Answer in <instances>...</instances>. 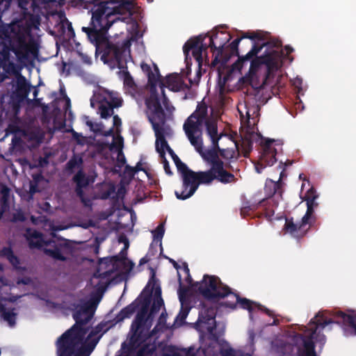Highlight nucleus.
<instances>
[{"mask_svg": "<svg viewBox=\"0 0 356 356\" xmlns=\"http://www.w3.org/2000/svg\"><path fill=\"white\" fill-rule=\"evenodd\" d=\"M209 38V47L215 54L211 62L212 65L216 66L219 63L225 65L229 60L230 56L225 54V45L231 40L232 36L223 31L215 33L211 35H207Z\"/></svg>", "mask_w": 356, "mask_h": 356, "instance_id": "nucleus-12", "label": "nucleus"}, {"mask_svg": "<svg viewBox=\"0 0 356 356\" xmlns=\"http://www.w3.org/2000/svg\"><path fill=\"white\" fill-rule=\"evenodd\" d=\"M184 356H206V350L199 348L195 350L194 348H189L188 350H184Z\"/></svg>", "mask_w": 356, "mask_h": 356, "instance_id": "nucleus-44", "label": "nucleus"}, {"mask_svg": "<svg viewBox=\"0 0 356 356\" xmlns=\"http://www.w3.org/2000/svg\"><path fill=\"white\" fill-rule=\"evenodd\" d=\"M14 254L13 250L10 247H4L0 250V257H4L7 259Z\"/></svg>", "mask_w": 356, "mask_h": 356, "instance_id": "nucleus-51", "label": "nucleus"}, {"mask_svg": "<svg viewBox=\"0 0 356 356\" xmlns=\"http://www.w3.org/2000/svg\"><path fill=\"white\" fill-rule=\"evenodd\" d=\"M146 115L153 130L163 128L166 122V115L161 106L159 95H149L145 99Z\"/></svg>", "mask_w": 356, "mask_h": 356, "instance_id": "nucleus-14", "label": "nucleus"}, {"mask_svg": "<svg viewBox=\"0 0 356 356\" xmlns=\"http://www.w3.org/2000/svg\"><path fill=\"white\" fill-rule=\"evenodd\" d=\"M310 227L307 223H302V219L299 222H295L293 218H286L284 225V229L296 238L303 237Z\"/></svg>", "mask_w": 356, "mask_h": 356, "instance_id": "nucleus-18", "label": "nucleus"}, {"mask_svg": "<svg viewBox=\"0 0 356 356\" xmlns=\"http://www.w3.org/2000/svg\"><path fill=\"white\" fill-rule=\"evenodd\" d=\"M40 25L38 17L31 15L29 19L0 26V67L7 74H13L15 65L11 60L13 52L20 62L26 61L30 56L38 54V44L32 35V29Z\"/></svg>", "mask_w": 356, "mask_h": 356, "instance_id": "nucleus-1", "label": "nucleus"}, {"mask_svg": "<svg viewBox=\"0 0 356 356\" xmlns=\"http://www.w3.org/2000/svg\"><path fill=\"white\" fill-rule=\"evenodd\" d=\"M32 177H33V183L35 184H38L40 181H41L42 179H43V175H42L41 172L40 173H35V174H33L32 175Z\"/></svg>", "mask_w": 356, "mask_h": 356, "instance_id": "nucleus-62", "label": "nucleus"}, {"mask_svg": "<svg viewBox=\"0 0 356 356\" xmlns=\"http://www.w3.org/2000/svg\"><path fill=\"white\" fill-rule=\"evenodd\" d=\"M152 233L153 235V241L150 245L149 250H152V249L153 248L154 243H156V245H157V243H159V246L161 248V250H162L163 248L161 241L165 233L164 224H159L155 229L152 231Z\"/></svg>", "mask_w": 356, "mask_h": 356, "instance_id": "nucleus-32", "label": "nucleus"}, {"mask_svg": "<svg viewBox=\"0 0 356 356\" xmlns=\"http://www.w3.org/2000/svg\"><path fill=\"white\" fill-rule=\"evenodd\" d=\"M209 47V44H203V40L201 36L188 40L183 47V51L186 60L189 57V52L192 51V54L198 65V71L197 72V83L202 76L201 69L203 61L202 52L206 51Z\"/></svg>", "mask_w": 356, "mask_h": 356, "instance_id": "nucleus-16", "label": "nucleus"}, {"mask_svg": "<svg viewBox=\"0 0 356 356\" xmlns=\"http://www.w3.org/2000/svg\"><path fill=\"white\" fill-rule=\"evenodd\" d=\"M342 324L346 330H349L351 334L356 335V315L347 314L341 311L319 312L314 318L311 319L309 324L314 325L311 328V333L305 337L300 335L303 342V348H298V356H317L315 351V343L314 338L318 327L325 328L327 325L332 324Z\"/></svg>", "mask_w": 356, "mask_h": 356, "instance_id": "nucleus-5", "label": "nucleus"}, {"mask_svg": "<svg viewBox=\"0 0 356 356\" xmlns=\"http://www.w3.org/2000/svg\"><path fill=\"white\" fill-rule=\"evenodd\" d=\"M274 140L267 139L264 142H261V154L260 160L265 163L266 165L271 166L277 161L276 154L277 150L273 147Z\"/></svg>", "mask_w": 356, "mask_h": 356, "instance_id": "nucleus-19", "label": "nucleus"}, {"mask_svg": "<svg viewBox=\"0 0 356 356\" xmlns=\"http://www.w3.org/2000/svg\"><path fill=\"white\" fill-rule=\"evenodd\" d=\"M44 253L56 260L61 261H65L67 260V257L62 254L60 248L57 247L54 249L47 248L44 250Z\"/></svg>", "mask_w": 356, "mask_h": 356, "instance_id": "nucleus-37", "label": "nucleus"}, {"mask_svg": "<svg viewBox=\"0 0 356 356\" xmlns=\"http://www.w3.org/2000/svg\"><path fill=\"white\" fill-rule=\"evenodd\" d=\"M167 87L170 90L177 92L181 90V81L177 74H172L165 77V81H161V89L164 90Z\"/></svg>", "mask_w": 356, "mask_h": 356, "instance_id": "nucleus-24", "label": "nucleus"}, {"mask_svg": "<svg viewBox=\"0 0 356 356\" xmlns=\"http://www.w3.org/2000/svg\"><path fill=\"white\" fill-rule=\"evenodd\" d=\"M11 190L6 185L2 184L1 186V195L0 198V220L3 218L5 212H6L10 208V197Z\"/></svg>", "mask_w": 356, "mask_h": 356, "instance_id": "nucleus-25", "label": "nucleus"}, {"mask_svg": "<svg viewBox=\"0 0 356 356\" xmlns=\"http://www.w3.org/2000/svg\"><path fill=\"white\" fill-rule=\"evenodd\" d=\"M71 6L73 7H81L84 6L83 0H71Z\"/></svg>", "mask_w": 356, "mask_h": 356, "instance_id": "nucleus-64", "label": "nucleus"}, {"mask_svg": "<svg viewBox=\"0 0 356 356\" xmlns=\"http://www.w3.org/2000/svg\"><path fill=\"white\" fill-rule=\"evenodd\" d=\"M69 131L72 134L73 140H74L78 145H85L86 142V137L83 136L81 134L75 131L73 129H72Z\"/></svg>", "mask_w": 356, "mask_h": 356, "instance_id": "nucleus-45", "label": "nucleus"}, {"mask_svg": "<svg viewBox=\"0 0 356 356\" xmlns=\"http://www.w3.org/2000/svg\"><path fill=\"white\" fill-rule=\"evenodd\" d=\"M151 323H149V325H147L145 328H144V331H145V337H144V340L143 341V344L147 340L149 339V338H151L152 337H154V335H156V334L157 333V328L156 327H154L153 328L152 330H151L149 332V329L151 327Z\"/></svg>", "mask_w": 356, "mask_h": 356, "instance_id": "nucleus-48", "label": "nucleus"}, {"mask_svg": "<svg viewBox=\"0 0 356 356\" xmlns=\"http://www.w3.org/2000/svg\"><path fill=\"white\" fill-rule=\"evenodd\" d=\"M83 188L84 187L81 186H76L75 188V193L80 199H83V197H85L84 192L83 191Z\"/></svg>", "mask_w": 356, "mask_h": 356, "instance_id": "nucleus-63", "label": "nucleus"}, {"mask_svg": "<svg viewBox=\"0 0 356 356\" xmlns=\"http://www.w3.org/2000/svg\"><path fill=\"white\" fill-rule=\"evenodd\" d=\"M42 234L36 230L31 231L27 229L26 231V239L29 242V246L31 249L40 248L42 247Z\"/></svg>", "mask_w": 356, "mask_h": 356, "instance_id": "nucleus-29", "label": "nucleus"}, {"mask_svg": "<svg viewBox=\"0 0 356 356\" xmlns=\"http://www.w3.org/2000/svg\"><path fill=\"white\" fill-rule=\"evenodd\" d=\"M99 106V113L102 118L107 119L114 113L113 108H118L122 105V99L119 97L117 92L109 90L102 88L98 93Z\"/></svg>", "mask_w": 356, "mask_h": 356, "instance_id": "nucleus-13", "label": "nucleus"}, {"mask_svg": "<svg viewBox=\"0 0 356 356\" xmlns=\"http://www.w3.org/2000/svg\"><path fill=\"white\" fill-rule=\"evenodd\" d=\"M140 306V300L138 302V300H134L131 304L124 307L120 310V312L117 314L115 318V323H117L118 322L122 321L125 318H130L135 312L138 309Z\"/></svg>", "mask_w": 356, "mask_h": 356, "instance_id": "nucleus-23", "label": "nucleus"}, {"mask_svg": "<svg viewBox=\"0 0 356 356\" xmlns=\"http://www.w3.org/2000/svg\"><path fill=\"white\" fill-rule=\"evenodd\" d=\"M302 223H307L309 227H312L316 222V217L314 216V208L311 206L307 207L305 214L302 218Z\"/></svg>", "mask_w": 356, "mask_h": 356, "instance_id": "nucleus-36", "label": "nucleus"}, {"mask_svg": "<svg viewBox=\"0 0 356 356\" xmlns=\"http://www.w3.org/2000/svg\"><path fill=\"white\" fill-rule=\"evenodd\" d=\"M38 191H38V184H35V183H33V182H31L30 183V186H29V193H30V195L32 196L35 193H37Z\"/></svg>", "mask_w": 356, "mask_h": 356, "instance_id": "nucleus-58", "label": "nucleus"}, {"mask_svg": "<svg viewBox=\"0 0 356 356\" xmlns=\"http://www.w3.org/2000/svg\"><path fill=\"white\" fill-rule=\"evenodd\" d=\"M239 38H241V40L243 39V38H248V39H250L252 40H254L257 39V42H259V43H262L263 42H265L264 41V38L262 34L261 33H259V32H252V33L247 32V33H243L242 36L239 37ZM254 42H253L252 44Z\"/></svg>", "mask_w": 356, "mask_h": 356, "instance_id": "nucleus-40", "label": "nucleus"}, {"mask_svg": "<svg viewBox=\"0 0 356 356\" xmlns=\"http://www.w3.org/2000/svg\"><path fill=\"white\" fill-rule=\"evenodd\" d=\"M163 352L164 356H180L172 346L166 347Z\"/></svg>", "mask_w": 356, "mask_h": 356, "instance_id": "nucleus-50", "label": "nucleus"}, {"mask_svg": "<svg viewBox=\"0 0 356 356\" xmlns=\"http://www.w3.org/2000/svg\"><path fill=\"white\" fill-rule=\"evenodd\" d=\"M265 201V198L261 200L258 203H250V202H245L241 209V215L243 217L250 215V212L256 211L259 206Z\"/></svg>", "mask_w": 356, "mask_h": 356, "instance_id": "nucleus-34", "label": "nucleus"}, {"mask_svg": "<svg viewBox=\"0 0 356 356\" xmlns=\"http://www.w3.org/2000/svg\"><path fill=\"white\" fill-rule=\"evenodd\" d=\"M175 165L183 179L182 189L181 191H176L175 195L177 199L184 200L191 197L200 184L205 185V181L204 178L201 177V171H193L181 160Z\"/></svg>", "mask_w": 356, "mask_h": 356, "instance_id": "nucleus-11", "label": "nucleus"}, {"mask_svg": "<svg viewBox=\"0 0 356 356\" xmlns=\"http://www.w3.org/2000/svg\"><path fill=\"white\" fill-rule=\"evenodd\" d=\"M84 6L87 4H92L91 9L92 22L93 15L95 11L100 10L104 11L101 19L102 23L106 22V19H113L117 15H131L134 8V3L129 0H83Z\"/></svg>", "mask_w": 356, "mask_h": 356, "instance_id": "nucleus-8", "label": "nucleus"}, {"mask_svg": "<svg viewBox=\"0 0 356 356\" xmlns=\"http://www.w3.org/2000/svg\"><path fill=\"white\" fill-rule=\"evenodd\" d=\"M218 154L222 158L229 161H232L233 159L236 160L238 158V156L236 155V152L234 149H221L220 147Z\"/></svg>", "mask_w": 356, "mask_h": 356, "instance_id": "nucleus-38", "label": "nucleus"}, {"mask_svg": "<svg viewBox=\"0 0 356 356\" xmlns=\"http://www.w3.org/2000/svg\"><path fill=\"white\" fill-rule=\"evenodd\" d=\"M164 305L163 300L161 298V291L158 287L155 291V298L153 304L149 309V315H154L159 312L161 307Z\"/></svg>", "mask_w": 356, "mask_h": 356, "instance_id": "nucleus-33", "label": "nucleus"}, {"mask_svg": "<svg viewBox=\"0 0 356 356\" xmlns=\"http://www.w3.org/2000/svg\"><path fill=\"white\" fill-rule=\"evenodd\" d=\"M21 129L17 124L15 122L10 123L6 129V136L9 134H17L21 132Z\"/></svg>", "mask_w": 356, "mask_h": 356, "instance_id": "nucleus-46", "label": "nucleus"}, {"mask_svg": "<svg viewBox=\"0 0 356 356\" xmlns=\"http://www.w3.org/2000/svg\"><path fill=\"white\" fill-rule=\"evenodd\" d=\"M134 167L129 165L125 167V172L131 177H133L137 172Z\"/></svg>", "mask_w": 356, "mask_h": 356, "instance_id": "nucleus-59", "label": "nucleus"}, {"mask_svg": "<svg viewBox=\"0 0 356 356\" xmlns=\"http://www.w3.org/2000/svg\"><path fill=\"white\" fill-rule=\"evenodd\" d=\"M200 113L202 116L195 122L192 121L193 118H195V115L189 116L184 123L183 129L191 144L201 155L203 160L211 166L208 170L201 171V177L204 178L205 185L211 184L214 180L224 184L236 182V179L234 175L225 168L224 162L219 158L220 147L218 144V147L215 144H212L211 149L203 150V142L199 127L202 122L203 117L206 115L205 109L200 110Z\"/></svg>", "mask_w": 356, "mask_h": 356, "instance_id": "nucleus-2", "label": "nucleus"}, {"mask_svg": "<svg viewBox=\"0 0 356 356\" xmlns=\"http://www.w3.org/2000/svg\"><path fill=\"white\" fill-rule=\"evenodd\" d=\"M31 138L36 140L38 143H41L44 138V134L40 131L31 132Z\"/></svg>", "mask_w": 356, "mask_h": 356, "instance_id": "nucleus-54", "label": "nucleus"}, {"mask_svg": "<svg viewBox=\"0 0 356 356\" xmlns=\"http://www.w3.org/2000/svg\"><path fill=\"white\" fill-rule=\"evenodd\" d=\"M259 137V135L254 131L247 132V134L241 138V148L244 157H248L252 149L253 141L256 138Z\"/></svg>", "mask_w": 356, "mask_h": 356, "instance_id": "nucleus-26", "label": "nucleus"}, {"mask_svg": "<svg viewBox=\"0 0 356 356\" xmlns=\"http://www.w3.org/2000/svg\"><path fill=\"white\" fill-rule=\"evenodd\" d=\"M199 291L201 295L207 300L217 301L229 295L232 296L235 301H225L222 305L230 309H235L238 304L243 309L250 313L253 310V305L257 307V303L246 298H241L238 293H233L231 289L224 284L220 278L215 275H204V280L200 284Z\"/></svg>", "mask_w": 356, "mask_h": 356, "instance_id": "nucleus-6", "label": "nucleus"}, {"mask_svg": "<svg viewBox=\"0 0 356 356\" xmlns=\"http://www.w3.org/2000/svg\"><path fill=\"white\" fill-rule=\"evenodd\" d=\"M115 323L112 321H102L97 325L74 350H63L58 356H90L95 350L103 334Z\"/></svg>", "mask_w": 356, "mask_h": 356, "instance_id": "nucleus-10", "label": "nucleus"}, {"mask_svg": "<svg viewBox=\"0 0 356 356\" xmlns=\"http://www.w3.org/2000/svg\"><path fill=\"white\" fill-rule=\"evenodd\" d=\"M156 350L155 342L145 343L140 349L145 356H152Z\"/></svg>", "mask_w": 356, "mask_h": 356, "instance_id": "nucleus-41", "label": "nucleus"}, {"mask_svg": "<svg viewBox=\"0 0 356 356\" xmlns=\"http://www.w3.org/2000/svg\"><path fill=\"white\" fill-rule=\"evenodd\" d=\"M156 136V149L159 153L161 158H164L165 156V149L168 151V147H170L165 140L164 129H157L154 130Z\"/></svg>", "mask_w": 356, "mask_h": 356, "instance_id": "nucleus-22", "label": "nucleus"}, {"mask_svg": "<svg viewBox=\"0 0 356 356\" xmlns=\"http://www.w3.org/2000/svg\"><path fill=\"white\" fill-rule=\"evenodd\" d=\"M11 220L13 222H24L26 220V217L24 213L19 210L13 214Z\"/></svg>", "mask_w": 356, "mask_h": 356, "instance_id": "nucleus-49", "label": "nucleus"}, {"mask_svg": "<svg viewBox=\"0 0 356 356\" xmlns=\"http://www.w3.org/2000/svg\"><path fill=\"white\" fill-rule=\"evenodd\" d=\"M168 152L171 156L175 163H176L177 162H178L179 161L181 160L179 158V156L175 153V152L173 151V149L171 147H168Z\"/></svg>", "mask_w": 356, "mask_h": 356, "instance_id": "nucleus-60", "label": "nucleus"}, {"mask_svg": "<svg viewBox=\"0 0 356 356\" xmlns=\"http://www.w3.org/2000/svg\"><path fill=\"white\" fill-rule=\"evenodd\" d=\"M8 260L15 268H19V265L20 264V261L19 259L16 255H15V254L9 257Z\"/></svg>", "mask_w": 356, "mask_h": 356, "instance_id": "nucleus-55", "label": "nucleus"}, {"mask_svg": "<svg viewBox=\"0 0 356 356\" xmlns=\"http://www.w3.org/2000/svg\"><path fill=\"white\" fill-rule=\"evenodd\" d=\"M161 94L163 96L162 102H163V106H165L166 110H170V101H169L168 98L167 97V96L165 95L164 90H161Z\"/></svg>", "mask_w": 356, "mask_h": 356, "instance_id": "nucleus-57", "label": "nucleus"}, {"mask_svg": "<svg viewBox=\"0 0 356 356\" xmlns=\"http://www.w3.org/2000/svg\"><path fill=\"white\" fill-rule=\"evenodd\" d=\"M204 108L206 111V115L203 117L202 120V122H201V124L199 127L200 131L201 132V136L202 135V126L203 124H204L206 127L207 134L211 140V144H215L216 146L218 147V143L219 142V140L222 137V134H218V127L216 122L208 118V107L206 105V104H199L197 106L195 111L190 116L195 115V118H193L192 120L193 122H195L197 119L199 120V118L202 116L200 113V109H202L203 111L204 110Z\"/></svg>", "mask_w": 356, "mask_h": 356, "instance_id": "nucleus-15", "label": "nucleus"}, {"mask_svg": "<svg viewBox=\"0 0 356 356\" xmlns=\"http://www.w3.org/2000/svg\"><path fill=\"white\" fill-rule=\"evenodd\" d=\"M179 299L181 302V307L179 314H177V316L175 318V322L178 325H181L185 323V320L189 313L191 307L187 304H186V305L184 304L183 298H182L181 293H179Z\"/></svg>", "mask_w": 356, "mask_h": 356, "instance_id": "nucleus-31", "label": "nucleus"}, {"mask_svg": "<svg viewBox=\"0 0 356 356\" xmlns=\"http://www.w3.org/2000/svg\"><path fill=\"white\" fill-rule=\"evenodd\" d=\"M82 163V158L74 155L66 163V170L72 172L74 168L80 166Z\"/></svg>", "mask_w": 356, "mask_h": 356, "instance_id": "nucleus-39", "label": "nucleus"}, {"mask_svg": "<svg viewBox=\"0 0 356 356\" xmlns=\"http://www.w3.org/2000/svg\"><path fill=\"white\" fill-rule=\"evenodd\" d=\"M99 264H105L106 266L111 265L112 268L109 270V271L118 270L119 264L123 265L124 268L127 270H131L134 266L132 261H127L126 255L124 254L123 251H121L120 254L100 259Z\"/></svg>", "mask_w": 356, "mask_h": 356, "instance_id": "nucleus-17", "label": "nucleus"}, {"mask_svg": "<svg viewBox=\"0 0 356 356\" xmlns=\"http://www.w3.org/2000/svg\"><path fill=\"white\" fill-rule=\"evenodd\" d=\"M14 308L8 310L5 305L0 303V316L5 321L8 322L10 327H13L16 323L17 314L14 312Z\"/></svg>", "mask_w": 356, "mask_h": 356, "instance_id": "nucleus-30", "label": "nucleus"}, {"mask_svg": "<svg viewBox=\"0 0 356 356\" xmlns=\"http://www.w3.org/2000/svg\"><path fill=\"white\" fill-rule=\"evenodd\" d=\"M113 127H115L118 128V127L121 126V124H122L121 118L118 115H113Z\"/></svg>", "mask_w": 356, "mask_h": 356, "instance_id": "nucleus-61", "label": "nucleus"}, {"mask_svg": "<svg viewBox=\"0 0 356 356\" xmlns=\"http://www.w3.org/2000/svg\"><path fill=\"white\" fill-rule=\"evenodd\" d=\"M122 74L124 86L134 89L136 86L128 70H124Z\"/></svg>", "mask_w": 356, "mask_h": 356, "instance_id": "nucleus-42", "label": "nucleus"}, {"mask_svg": "<svg viewBox=\"0 0 356 356\" xmlns=\"http://www.w3.org/2000/svg\"><path fill=\"white\" fill-rule=\"evenodd\" d=\"M220 354L221 356H236V351L232 348H221Z\"/></svg>", "mask_w": 356, "mask_h": 356, "instance_id": "nucleus-52", "label": "nucleus"}, {"mask_svg": "<svg viewBox=\"0 0 356 356\" xmlns=\"http://www.w3.org/2000/svg\"><path fill=\"white\" fill-rule=\"evenodd\" d=\"M31 86L27 82L25 76L19 74L17 77L15 94L20 99L23 100L27 97L30 92Z\"/></svg>", "mask_w": 356, "mask_h": 356, "instance_id": "nucleus-21", "label": "nucleus"}, {"mask_svg": "<svg viewBox=\"0 0 356 356\" xmlns=\"http://www.w3.org/2000/svg\"><path fill=\"white\" fill-rule=\"evenodd\" d=\"M282 183L280 181H273V179H268L266 181L264 186V192L266 197L269 198L273 197L277 193H281L280 191L282 188Z\"/></svg>", "mask_w": 356, "mask_h": 356, "instance_id": "nucleus-28", "label": "nucleus"}, {"mask_svg": "<svg viewBox=\"0 0 356 356\" xmlns=\"http://www.w3.org/2000/svg\"><path fill=\"white\" fill-rule=\"evenodd\" d=\"M204 280V278L202 279ZM186 281L195 289L200 294V292L199 291V287H200V284L202 283V282L203 280H202L201 282H195L194 284L192 283L193 282V280H192V277L191 276L190 274L187 275V277H186Z\"/></svg>", "mask_w": 356, "mask_h": 356, "instance_id": "nucleus-53", "label": "nucleus"}, {"mask_svg": "<svg viewBox=\"0 0 356 356\" xmlns=\"http://www.w3.org/2000/svg\"><path fill=\"white\" fill-rule=\"evenodd\" d=\"M241 38H237L234 40H233L229 45V47L232 51V54L234 56H238V58H239V57H241L239 55V51H238V44H239V42H241Z\"/></svg>", "mask_w": 356, "mask_h": 356, "instance_id": "nucleus-47", "label": "nucleus"}, {"mask_svg": "<svg viewBox=\"0 0 356 356\" xmlns=\"http://www.w3.org/2000/svg\"><path fill=\"white\" fill-rule=\"evenodd\" d=\"M93 313L90 311L88 305H81L73 313L72 317L75 323L64 333H63L56 341L57 356L63 350H74L83 339V337L88 332L87 323L92 318Z\"/></svg>", "mask_w": 356, "mask_h": 356, "instance_id": "nucleus-7", "label": "nucleus"}, {"mask_svg": "<svg viewBox=\"0 0 356 356\" xmlns=\"http://www.w3.org/2000/svg\"><path fill=\"white\" fill-rule=\"evenodd\" d=\"M104 11L97 10L93 15L92 22L90 26L82 27L90 42L95 47L97 54H102L101 59L105 63H116L120 69L123 67V57L129 48V42L124 41L122 43H113L107 36V32L113 24L118 21H122V18L115 17L113 19H108L102 23L101 19Z\"/></svg>", "mask_w": 356, "mask_h": 356, "instance_id": "nucleus-3", "label": "nucleus"}, {"mask_svg": "<svg viewBox=\"0 0 356 356\" xmlns=\"http://www.w3.org/2000/svg\"><path fill=\"white\" fill-rule=\"evenodd\" d=\"M202 309L199 313L197 322L210 325L211 321L216 323V308L213 306H209L206 303L201 304Z\"/></svg>", "mask_w": 356, "mask_h": 356, "instance_id": "nucleus-20", "label": "nucleus"}, {"mask_svg": "<svg viewBox=\"0 0 356 356\" xmlns=\"http://www.w3.org/2000/svg\"><path fill=\"white\" fill-rule=\"evenodd\" d=\"M161 159H162V163L163 164V168H164L165 173L168 175H172V172L170 170L169 162L166 159L165 156H164V158H161Z\"/></svg>", "mask_w": 356, "mask_h": 356, "instance_id": "nucleus-56", "label": "nucleus"}, {"mask_svg": "<svg viewBox=\"0 0 356 356\" xmlns=\"http://www.w3.org/2000/svg\"><path fill=\"white\" fill-rule=\"evenodd\" d=\"M149 70L148 72V85L149 86L150 95H159L156 90L157 83H159V86H161V76L159 74V70L157 67H155V70L156 74H154L150 67H147Z\"/></svg>", "mask_w": 356, "mask_h": 356, "instance_id": "nucleus-27", "label": "nucleus"}, {"mask_svg": "<svg viewBox=\"0 0 356 356\" xmlns=\"http://www.w3.org/2000/svg\"><path fill=\"white\" fill-rule=\"evenodd\" d=\"M73 181L76 184V186H81L86 188L89 185L88 177H86L83 170H79L76 174L73 177Z\"/></svg>", "mask_w": 356, "mask_h": 356, "instance_id": "nucleus-35", "label": "nucleus"}, {"mask_svg": "<svg viewBox=\"0 0 356 356\" xmlns=\"http://www.w3.org/2000/svg\"><path fill=\"white\" fill-rule=\"evenodd\" d=\"M151 300V293L143 296L140 300V308L131 325L132 334L129 339V345L131 349L136 350L143 344L145 335L144 328L149 325L148 321L152 316L149 315V312L148 313Z\"/></svg>", "mask_w": 356, "mask_h": 356, "instance_id": "nucleus-9", "label": "nucleus"}, {"mask_svg": "<svg viewBox=\"0 0 356 356\" xmlns=\"http://www.w3.org/2000/svg\"><path fill=\"white\" fill-rule=\"evenodd\" d=\"M277 46V42L274 41L254 42L252 49L245 56L239 57L232 65V70L241 71L243 63L250 61L249 72L254 74L261 65H265V80L269 79L280 67L281 52L273 49Z\"/></svg>", "mask_w": 356, "mask_h": 356, "instance_id": "nucleus-4", "label": "nucleus"}, {"mask_svg": "<svg viewBox=\"0 0 356 356\" xmlns=\"http://www.w3.org/2000/svg\"><path fill=\"white\" fill-rule=\"evenodd\" d=\"M317 197L318 196L314 194V192L312 189L309 190L305 198L307 207L311 206L312 208L315 209V207L318 206V203L316 202Z\"/></svg>", "mask_w": 356, "mask_h": 356, "instance_id": "nucleus-43", "label": "nucleus"}]
</instances>
